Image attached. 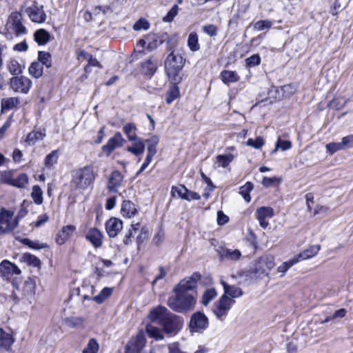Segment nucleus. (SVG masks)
I'll return each mask as SVG.
<instances>
[{"label":"nucleus","instance_id":"nucleus-25","mask_svg":"<svg viewBox=\"0 0 353 353\" xmlns=\"http://www.w3.org/2000/svg\"><path fill=\"white\" fill-rule=\"evenodd\" d=\"M320 245H314L309 247L307 249L294 256L298 260V263L301 261L306 260L314 256L320 250Z\"/></svg>","mask_w":353,"mask_h":353},{"label":"nucleus","instance_id":"nucleus-45","mask_svg":"<svg viewBox=\"0 0 353 353\" xmlns=\"http://www.w3.org/2000/svg\"><path fill=\"white\" fill-rule=\"evenodd\" d=\"M140 223H137L131 225V229L125 234L123 241L125 245H128L132 242V238L134 236V234L137 232L139 230Z\"/></svg>","mask_w":353,"mask_h":353},{"label":"nucleus","instance_id":"nucleus-22","mask_svg":"<svg viewBox=\"0 0 353 353\" xmlns=\"http://www.w3.org/2000/svg\"><path fill=\"white\" fill-rule=\"evenodd\" d=\"M123 179V175L119 171H113L108 183V190L110 192H117V188L121 185Z\"/></svg>","mask_w":353,"mask_h":353},{"label":"nucleus","instance_id":"nucleus-55","mask_svg":"<svg viewBox=\"0 0 353 353\" xmlns=\"http://www.w3.org/2000/svg\"><path fill=\"white\" fill-rule=\"evenodd\" d=\"M150 28V23L145 19L141 18L138 20L133 26V29L136 31L141 30H146Z\"/></svg>","mask_w":353,"mask_h":353},{"label":"nucleus","instance_id":"nucleus-48","mask_svg":"<svg viewBox=\"0 0 353 353\" xmlns=\"http://www.w3.org/2000/svg\"><path fill=\"white\" fill-rule=\"evenodd\" d=\"M298 263V260L294 256L292 259L289 260L288 261L283 262L277 268V271L279 272H281L283 276L284 274L294 265Z\"/></svg>","mask_w":353,"mask_h":353},{"label":"nucleus","instance_id":"nucleus-63","mask_svg":"<svg viewBox=\"0 0 353 353\" xmlns=\"http://www.w3.org/2000/svg\"><path fill=\"white\" fill-rule=\"evenodd\" d=\"M90 66L98 67L99 68H103L102 65L98 61V60L96 58L93 57L92 55L90 56V57L89 58V59L88 61V64H87V65L84 68L85 72H88V68Z\"/></svg>","mask_w":353,"mask_h":353},{"label":"nucleus","instance_id":"nucleus-36","mask_svg":"<svg viewBox=\"0 0 353 353\" xmlns=\"http://www.w3.org/2000/svg\"><path fill=\"white\" fill-rule=\"evenodd\" d=\"M123 132L127 136L129 141L137 140L139 137L137 136V128L134 123H129L125 124L123 128Z\"/></svg>","mask_w":353,"mask_h":353},{"label":"nucleus","instance_id":"nucleus-4","mask_svg":"<svg viewBox=\"0 0 353 353\" xmlns=\"http://www.w3.org/2000/svg\"><path fill=\"white\" fill-rule=\"evenodd\" d=\"M96 176L93 166L85 165L73 171L71 183L75 189L85 190L93 184Z\"/></svg>","mask_w":353,"mask_h":353},{"label":"nucleus","instance_id":"nucleus-59","mask_svg":"<svg viewBox=\"0 0 353 353\" xmlns=\"http://www.w3.org/2000/svg\"><path fill=\"white\" fill-rule=\"evenodd\" d=\"M345 103H346L345 100H344L343 99H341L339 98H334V99H332L330 101V105L333 108L339 110V109L342 108L343 107H344Z\"/></svg>","mask_w":353,"mask_h":353},{"label":"nucleus","instance_id":"nucleus-26","mask_svg":"<svg viewBox=\"0 0 353 353\" xmlns=\"http://www.w3.org/2000/svg\"><path fill=\"white\" fill-rule=\"evenodd\" d=\"M133 141L134 142L132 145L128 146L126 150L134 156L141 155L144 152L145 148L144 141L141 138H138L137 140H134Z\"/></svg>","mask_w":353,"mask_h":353},{"label":"nucleus","instance_id":"nucleus-42","mask_svg":"<svg viewBox=\"0 0 353 353\" xmlns=\"http://www.w3.org/2000/svg\"><path fill=\"white\" fill-rule=\"evenodd\" d=\"M7 68L10 73L12 75H19L22 72L21 64L15 59H10L8 62Z\"/></svg>","mask_w":353,"mask_h":353},{"label":"nucleus","instance_id":"nucleus-64","mask_svg":"<svg viewBox=\"0 0 353 353\" xmlns=\"http://www.w3.org/2000/svg\"><path fill=\"white\" fill-rule=\"evenodd\" d=\"M203 30L205 33L211 37H214L217 34V28L213 24L204 26Z\"/></svg>","mask_w":353,"mask_h":353},{"label":"nucleus","instance_id":"nucleus-50","mask_svg":"<svg viewBox=\"0 0 353 353\" xmlns=\"http://www.w3.org/2000/svg\"><path fill=\"white\" fill-rule=\"evenodd\" d=\"M292 143L288 140H282L280 138L276 143L275 148L272 151V153H275L277 152L279 149H281L283 151H285L292 148Z\"/></svg>","mask_w":353,"mask_h":353},{"label":"nucleus","instance_id":"nucleus-46","mask_svg":"<svg viewBox=\"0 0 353 353\" xmlns=\"http://www.w3.org/2000/svg\"><path fill=\"white\" fill-rule=\"evenodd\" d=\"M187 188L183 185L172 186L171 190V195L172 196H178L179 198L185 200V193Z\"/></svg>","mask_w":353,"mask_h":353},{"label":"nucleus","instance_id":"nucleus-23","mask_svg":"<svg viewBox=\"0 0 353 353\" xmlns=\"http://www.w3.org/2000/svg\"><path fill=\"white\" fill-rule=\"evenodd\" d=\"M221 283L224 290V294L223 295H226L227 297H230L233 300L234 299L239 298L242 296L243 292L240 288L235 285H228L224 281H221Z\"/></svg>","mask_w":353,"mask_h":353},{"label":"nucleus","instance_id":"nucleus-3","mask_svg":"<svg viewBox=\"0 0 353 353\" xmlns=\"http://www.w3.org/2000/svg\"><path fill=\"white\" fill-rule=\"evenodd\" d=\"M185 59L179 51L172 50L167 56L165 61V71L172 81L180 83L182 78L179 76L180 72L185 65Z\"/></svg>","mask_w":353,"mask_h":353},{"label":"nucleus","instance_id":"nucleus-24","mask_svg":"<svg viewBox=\"0 0 353 353\" xmlns=\"http://www.w3.org/2000/svg\"><path fill=\"white\" fill-rule=\"evenodd\" d=\"M102 238L101 232L97 228H90L86 234V239L95 248H99L102 245Z\"/></svg>","mask_w":353,"mask_h":353},{"label":"nucleus","instance_id":"nucleus-8","mask_svg":"<svg viewBox=\"0 0 353 353\" xmlns=\"http://www.w3.org/2000/svg\"><path fill=\"white\" fill-rule=\"evenodd\" d=\"M14 212L2 208L0 211V235L13 231L17 227V220L11 219Z\"/></svg>","mask_w":353,"mask_h":353},{"label":"nucleus","instance_id":"nucleus-33","mask_svg":"<svg viewBox=\"0 0 353 353\" xmlns=\"http://www.w3.org/2000/svg\"><path fill=\"white\" fill-rule=\"evenodd\" d=\"M159 139L156 135H152L147 139L144 142L147 145V153L155 156L157 152V147L158 145Z\"/></svg>","mask_w":353,"mask_h":353},{"label":"nucleus","instance_id":"nucleus-29","mask_svg":"<svg viewBox=\"0 0 353 353\" xmlns=\"http://www.w3.org/2000/svg\"><path fill=\"white\" fill-rule=\"evenodd\" d=\"M7 183L12 186L23 188L28 183V176L26 174L22 173L17 177H11L7 179Z\"/></svg>","mask_w":353,"mask_h":353},{"label":"nucleus","instance_id":"nucleus-9","mask_svg":"<svg viewBox=\"0 0 353 353\" xmlns=\"http://www.w3.org/2000/svg\"><path fill=\"white\" fill-rule=\"evenodd\" d=\"M10 87L15 92L27 94L30 91L32 82L25 76H16L10 79Z\"/></svg>","mask_w":353,"mask_h":353},{"label":"nucleus","instance_id":"nucleus-35","mask_svg":"<svg viewBox=\"0 0 353 353\" xmlns=\"http://www.w3.org/2000/svg\"><path fill=\"white\" fill-rule=\"evenodd\" d=\"M19 103L17 97H7L1 100V110L6 112L15 108Z\"/></svg>","mask_w":353,"mask_h":353},{"label":"nucleus","instance_id":"nucleus-12","mask_svg":"<svg viewBox=\"0 0 353 353\" xmlns=\"http://www.w3.org/2000/svg\"><path fill=\"white\" fill-rule=\"evenodd\" d=\"M6 26L12 29L17 36L27 33V29L22 23L21 14L19 12H14L11 13L8 17Z\"/></svg>","mask_w":353,"mask_h":353},{"label":"nucleus","instance_id":"nucleus-38","mask_svg":"<svg viewBox=\"0 0 353 353\" xmlns=\"http://www.w3.org/2000/svg\"><path fill=\"white\" fill-rule=\"evenodd\" d=\"M59 151L58 150H53L48 154L44 160V165L47 168H51L58 162Z\"/></svg>","mask_w":353,"mask_h":353},{"label":"nucleus","instance_id":"nucleus-40","mask_svg":"<svg viewBox=\"0 0 353 353\" xmlns=\"http://www.w3.org/2000/svg\"><path fill=\"white\" fill-rule=\"evenodd\" d=\"M43 70V68L42 66V64L38 61H35L32 63L28 69V71L31 76L38 79L42 76Z\"/></svg>","mask_w":353,"mask_h":353},{"label":"nucleus","instance_id":"nucleus-18","mask_svg":"<svg viewBox=\"0 0 353 353\" xmlns=\"http://www.w3.org/2000/svg\"><path fill=\"white\" fill-rule=\"evenodd\" d=\"M256 219L263 228H266L269 223L266 219H270L274 216V210L270 207H261L256 210Z\"/></svg>","mask_w":353,"mask_h":353},{"label":"nucleus","instance_id":"nucleus-37","mask_svg":"<svg viewBox=\"0 0 353 353\" xmlns=\"http://www.w3.org/2000/svg\"><path fill=\"white\" fill-rule=\"evenodd\" d=\"M45 136L46 134L41 131H32L27 135L26 141L28 145H32L37 141L42 140Z\"/></svg>","mask_w":353,"mask_h":353},{"label":"nucleus","instance_id":"nucleus-13","mask_svg":"<svg viewBox=\"0 0 353 353\" xmlns=\"http://www.w3.org/2000/svg\"><path fill=\"white\" fill-rule=\"evenodd\" d=\"M208 324L209 322L207 316L204 314L197 312L191 316L190 328L193 332H203L208 327Z\"/></svg>","mask_w":353,"mask_h":353},{"label":"nucleus","instance_id":"nucleus-54","mask_svg":"<svg viewBox=\"0 0 353 353\" xmlns=\"http://www.w3.org/2000/svg\"><path fill=\"white\" fill-rule=\"evenodd\" d=\"M178 12L179 6L177 4H175L170 10L166 16L163 17V21L167 23L172 22L174 20V17L177 15Z\"/></svg>","mask_w":353,"mask_h":353},{"label":"nucleus","instance_id":"nucleus-15","mask_svg":"<svg viewBox=\"0 0 353 353\" xmlns=\"http://www.w3.org/2000/svg\"><path fill=\"white\" fill-rule=\"evenodd\" d=\"M125 141L121 132H117L108 141L105 145H103L102 152L108 157L115 149L121 148Z\"/></svg>","mask_w":353,"mask_h":353},{"label":"nucleus","instance_id":"nucleus-53","mask_svg":"<svg viewBox=\"0 0 353 353\" xmlns=\"http://www.w3.org/2000/svg\"><path fill=\"white\" fill-rule=\"evenodd\" d=\"M272 22L269 20H261L254 24V29L257 31H261L271 28Z\"/></svg>","mask_w":353,"mask_h":353},{"label":"nucleus","instance_id":"nucleus-7","mask_svg":"<svg viewBox=\"0 0 353 353\" xmlns=\"http://www.w3.org/2000/svg\"><path fill=\"white\" fill-rule=\"evenodd\" d=\"M274 265V257L272 255H264L256 261L254 272L259 276H268Z\"/></svg>","mask_w":353,"mask_h":353},{"label":"nucleus","instance_id":"nucleus-31","mask_svg":"<svg viewBox=\"0 0 353 353\" xmlns=\"http://www.w3.org/2000/svg\"><path fill=\"white\" fill-rule=\"evenodd\" d=\"M121 212L123 216L131 218L137 213V209L132 202L124 201L122 203Z\"/></svg>","mask_w":353,"mask_h":353},{"label":"nucleus","instance_id":"nucleus-27","mask_svg":"<svg viewBox=\"0 0 353 353\" xmlns=\"http://www.w3.org/2000/svg\"><path fill=\"white\" fill-rule=\"evenodd\" d=\"M14 340L11 334L0 329V352L8 351Z\"/></svg>","mask_w":353,"mask_h":353},{"label":"nucleus","instance_id":"nucleus-34","mask_svg":"<svg viewBox=\"0 0 353 353\" xmlns=\"http://www.w3.org/2000/svg\"><path fill=\"white\" fill-rule=\"evenodd\" d=\"M221 78L223 82L225 84L230 83H235L239 80L238 74L234 71L223 70L221 72Z\"/></svg>","mask_w":353,"mask_h":353},{"label":"nucleus","instance_id":"nucleus-19","mask_svg":"<svg viewBox=\"0 0 353 353\" xmlns=\"http://www.w3.org/2000/svg\"><path fill=\"white\" fill-rule=\"evenodd\" d=\"M123 228V222L117 218H111L105 223V230L110 238L117 236Z\"/></svg>","mask_w":353,"mask_h":353},{"label":"nucleus","instance_id":"nucleus-2","mask_svg":"<svg viewBox=\"0 0 353 353\" xmlns=\"http://www.w3.org/2000/svg\"><path fill=\"white\" fill-rule=\"evenodd\" d=\"M175 294L168 299V306L174 312L184 313L193 310L196 303V296L181 290H174Z\"/></svg>","mask_w":353,"mask_h":353},{"label":"nucleus","instance_id":"nucleus-39","mask_svg":"<svg viewBox=\"0 0 353 353\" xmlns=\"http://www.w3.org/2000/svg\"><path fill=\"white\" fill-rule=\"evenodd\" d=\"M31 197L34 201V203L37 205H41L43 202V190L38 185H35L32 187L31 192Z\"/></svg>","mask_w":353,"mask_h":353},{"label":"nucleus","instance_id":"nucleus-44","mask_svg":"<svg viewBox=\"0 0 353 353\" xmlns=\"http://www.w3.org/2000/svg\"><path fill=\"white\" fill-rule=\"evenodd\" d=\"M113 289L111 288H104L100 293L92 298L93 301L97 303H102L112 293Z\"/></svg>","mask_w":353,"mask_h":353},{"label":"nucleus","instance_id":"nucleus-49","mask_svg":"<svg viewBox=\"0 0 353 353\" xmlns=\"http://www.w3.org/2000/svg\"><path fill=\"white\" fill-rule=\"evenodd\" d=\"M252 189L253 184L250 182H247L240 188V194L242 195L246 202H250L251 200L250 192Z\"/></svg>","mask_w":353,"mask_h":353},{"label":"nucleus","instance_id":"nucleus-57","mask_svg":"<svg viewBox=\"0 0 353 353\" xmlns=\"http://www.w3.org/2000/svg\"><path fill=\"white\" fill-rule=\"evenodd\" d=\"M264 144V141L263 138L259 137L256 138L255 139H249L247 141V145L249 146H251L252 148H254L256 149H259L261 147H262Z\"/></svg>","mask_w":353,"mask_h":353},{"label":"nucleus","instance_id":"nucleus-58","mask_svg":"<svg viewBox=\"0 0 353 353\" xmlns=\"http://www.w3.org/2000/svg\"><path fill=\"white\" fill-rule=\"evenodd\" d=\"M246 63L249 67H254L259 65L261 62V58L258 54H253L251 57L246 59Z\"/></svg>","mask_w":353,"mask_h":353},{"label":"nucleus","instance_id":"nucleus-16","mask_svg":"<svg viewBox=\"0 0 353 353\" xmlns=\"http://www.w3.org/2000/svg\"><path fill=\"white\" fill-rule=\"evenodd\" d=\"M20 273V269L8 261H3L0 264V274L6 279H10V276L19 275Z\"/></svg>","mask_w":353,"mask_h":353},{"label":"nucleus","instance_id":"nucleus-51","mask_svg":"<svg viewBox=\"0 0 353 353\" xmlns=\"http://www.w3.org/2000/svg\"><path fill=\"white\" fill-rule=\"evenodd\" d=\"M234 159V156L232 154H226L224 155H218L216 157V161L219 163V165L223 168L227 167L230 162Z\"/></svg>","mask_w":353,"mask_h":353},{"label":"nucleus","instance_id":"nucleus-43","mask_svg":"<svg viewBox=\"0 0 353 353\" xmlns=\"http://www.w3.org/2000/svg\"><path fill=\"white\" fill-rule=\"evenodd\" d=\"M187 42L188 47L192 51L196 52L200 49V45L198 41V35L196 32H191L189 34Z\"/></svg>","mask_w":353,"mask_h":353},{"label":"nucleus","instance_id":"nucleus-20","mask_svg":"<svg viewBox=\"0 0 353 353\" xmlns=\"http://www.w3.org/2000/svg\"><path fill=\"white\" fill-rule=\"evenodd\" d=\"M76 228L72 225L63 226L57 234L56 242L59 245L64 244L72 236Z\"/></svg>","mask_w":353,"mask_h":353},{"label":"nucleus","instance_id":"nucleus-6","mask_svg":"<svg viewBox=\"0 0 353 353\" xmlns=\"http://www.w3.org/2000/svg\"><path fill=\"white\" fill-rule=\"evenodd\" d=\"M12 285L14 288L13 290V296L17 298H19V296L23 298L32 296L35 292V283L32 279L30 278L26 281L21 283L13 280Z\"/></svg>","mask_w":353,"mask_h":353},{"label":"nucleus","instance_id":"nucleus-21","mask_svg":"<svg viewBox=\"0 0 353 353\" xmlns=\"http://www.w3.org/2000/svg\"><path fill=\"white\" fill-rule=\"evenodd\" d=\"M217 251L219 252L222 260L236 261L241 257V253L240 250L237 249L231 250L225 248H220Z\"/></svg>","mask_w":353,"mask_h":353},{"label":"nucleus","instance_id":"nucleus-1","mask_svg":"<svg viewBox=\"0 0 353 353\" xmlns=\"http://www.w3.org/2000/svg\"><path fill=\"white\" fill-rule=\"evenodd\" d=\"M148 319L150 323L145 327L146 332L150 337L157 341L163 339V332L175 335L183 325L182 318L162 306L152 310L148 314Z\"/></svg>","mask_w":353,"mask_h":353},{"label":"nucleus","instance_id":"nucleus-11","mask_svg":"<svg viewBox=\"0 0 353 353\" xmlns=\"http://www.w3.org/2000/svg\"><path fill=\"white\" fill-rule=\"evenodd\" d=\"M145 345V339L143 332H139L126 344L125 353H141Z\"/></svg>","mask_w":353,"mask_h":353},{"label":"nucleus","instance_id":"nucleus-61","mask_svg":"<svg viewBox=\"0 0 353 353\" xmlns=\"http://www.w3.org/2000/svg\"><path fill=\"white\" fill-rule=\"evenodd\" d=\"M340 143L343 150L352 148L353 146V135H348L343 137Z\"/></svg>","mask_w":353,"mask_h":353},{"label":"nucleus","instance_id":"nucleus-41","mask_svg":"<svg viewBox=\"0 0 353 353\" xmlns=\"http://www.w3.org/2000/svg\"><path fill=\"white\" fill-rule=\"evenodd\" d=\"M217 296V292L214 288H209L205 290L203 294L201 303L208 305Z\"/></svg>","mask_w":353,"mask_h":353},{"label":"nucleus","instance_id":"nucleus-56","mask_svg":"<svg viewBox=\"0 0 353 353\" xmlns=\"http://www.w3.org/2000/svg\"><path fill=\"white\" fill-rule=\"evenodd\" d=\"M325 148H326L327 151L330 154H333L334 153H335L337 151L343 150V148H342V146H341V144L340 142H339V143H334V142L329 143L326 144Z\"/></svg>","mask_w":353,"mask_h":353},{"label":"nucleus","instance_id":"nucleus-32","mask_svg":"<svg viewBox=\"0 0 353 353\" xmlns=\"http://www.w3.org/2000/svg\"><path fill=\"white\" fill-rule=\"evenodd\" d=\"M34 41L39 45H45L50 39V34L45 29L41 28L34 33Z\"/></svg>","mask_w":353,"mask_h":353},{"label":"nucleus","instance_id":"nucleus-30","mask_svg":"<svg viewBox=\"0 0 353 353\" xmlns=\"http://www.w3.org/2000/svg\"><path fill=\"white\" fill-rule=\"evenodd\" d=\"M178 83H179L173 81V83L167 92L165 97V101L167 104L172 103L174 100L180 97V91L177 85Z\"/></svg>","mask_w":353,"mask_h":353},{"label":"nucleus","instance_id":"nucleus-17","mask_svg":"<svg viewBox=\"0 0 353 353\" xmlns=\"http://www.w3.org/2000/svg\"><path fill=\"white\" fill-rule=\"evenodd\" d=\"M162 43V41L159 39L158 37L154 34H150L145 37L144 39H141L137 43V48L139 46L145 48L149 50L152 51L156 49L158 46Z\"/></svg>","mask_w":353,"mask_h":353},{"label":"nucleus","instance_id":"nucleus-60","mask_svg":"<svg viewBox=\"0 0 353 353\" xmlns=\"http://www.w3.org/2000/svg\"><path fill=\"white\" fill-rule=\"evenodd\" d=\"M154 157V155L150 154L147 153V155H146V157H145V159L144 160V162L141 165L139 170L137 172V174H136L137 176H138L140 174H141L148 168L149 164L152 161V159H153Z\"/></svg>","mask_w":353,"mask_h":353},{"label":"nucleus","instance_id":"nucleus-47","mask_svg":"<svg viewBox=\"0 0 353 353\" xmlns=\"http://www.w3.org/2000/svg\"><path fill=\"white\" fill-rule=\"evenodd\" d=\"M38 60L43 65L50 68L52 65L51 55L49 52L40 51L38 53Z\"/></svg>","mask_w":353,"mask_h":353},{"label":"nucleus","instance_id":"nucleus-52","mask_svg":"<svg viewBox=\"0 0 353 353\" xmlns=\"http://www.w3.org/2000/svg\"><path fill=\"white\" fill-rule=\"evenodd\" d=\"M99 350V344L94 339L89 341L87 346L83 351V353H97Z\"/></svg>","mask_w":353,"mask_h":353},{"label":"nucleus","instance_id":"nucleus-10","mask_svg":"<svg viewBox=\"0 0 353 353\" xmlns=\"http://www.w3.org/2000/svg\"><path fill=\"white\" fill-rule=\"evenodd\" d=\"M201 274L194 272L191 276L185 278L181 281L174 288V290H181L187 293H192L196 296L195 289L196 288L197 282L201 279Z\"/></svg>","mask_w":353,"mask_h":353},{"label":"nucleus","instance_id":"nucleus-28","mask_svg":"<svg viewBox=\"0 0 353 353\" xmlns=\"http://www.w3.org/2000/svg\"><path fill=\"white\" fill-rule=\"evenodd\" d=\"M141 72L144 75L152 76L154 74L157 68V62L151 58L141 63Z\"/></svg>","mask_w":353,"mask_h":353},{"label":"nucleus","instance_id":"nucleus-14","mask_svg":"<svg viewBox=\"0 0 353 353\" xmlns=\"http://www.w3.org/2000/svg\"><path fill=\"white\" fill-rule=\"evenodd\" d=\"M30 20L34 23H42L46 20V14L43 10V6H39L36 1L33 5L27 8L25 11Z\"/></svg>","mask_w":353,"mask_h":353},{"label":"nucleus","instance_id":"nucleus-5","mask_svg":"<svg viewBox=\"0 0 353 353\" xmlns=\"http://www.w3.org/2000/svg\"><path fill=\"white\" fill-rule=\"evenodd\" d=\"M234 302V300L227 297L226 295H222L213 304L212 312L219 320L223 321L228 315Z\"/></svg>","mask_w":353,"mask_h":353},{"label":"nucleus","instance_id":"nucleus-62","mask_svg":"<svg viewBox=\"0 0 353 353\" xmlns=\"http://www.w3.org/2000/svg\"><path fill=\"white\" fill-rule=\"evenodd\" d=\"M24 259L34 267H39L41 264V261L37 256L30 254H26L24 255Z\"/></svg>","mask_w":353,"mask_h":353}]
</instances>
